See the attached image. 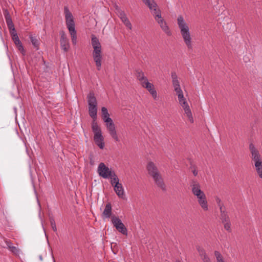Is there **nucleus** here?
<instances>
[{
  "instance_id": "obj_32",
  "label": "nucleus",
  "mask_w": 262,
  "mask_h": 262,
  "mask_svg": "<svg viewBox=\"0 0 262 262\" xmlns=\"http://www.w3.org/2000/svg\"><path fill=\"white\" fill-rule=\"evenodd\" d=\"M174 91L176 92L177 96H178V99H180V98H183L184 97V95H183V91L180 88H179L177 89H175L174 90Z\"/></svg>"
},
{
  "instance_id": "obj_41",
  "label": "nucleus",
  "mask_w": 262,
  "mask_h": 262,
  "mask_svg": "<svg viewBox=\"0 0 262 262\" xmlns=\"http://www.w3.org/2000/svg\"><path fill=\"white\" fill-rule=\"evenodd\" d=\"M17 47H18V50L19 51H20L23 54H24V52L25 51H24V49L23 46H22V44L19 45L18 46H17Z\"/></svg>"
},
{
  "instance_id": "obj_36",
  "label": "nucleus",
  "mask_w": 262,
  "mask_h": 262,
  "mask_svg": "<svg viewBox=\"0 0 262 262\" xmlns=\"http://www.w3.org/2000/svg\"><path fill=\"white\" fill-rule=\"evenodd\" d=\"M223 223L224 224V228L228 231L230 232L231 231V228H230L231 224H230V221H229L228 222H223Z\"/></svg>"
},
{
  "instance_id": "obj_4",
  "label": "nucleus",
  "mask_w": 262,
  "mask_h": 262,
  "mask_svg": "<svg viewBox=\"0 0 262 262\" xmlns=\"http://www.w3.org/2000/svg\"><path fill=\"white\" fill-rule=\"evenodd\" d=\"M64 13L66 25L71 36L72 42L74 45H76L77 43V35L75 24L73 16L67 6L64 7Z\"/></svg>"
},
{
  "instance_id": "obj_20",
  "label": "nucleus",
  "mask_w": 262,
  "mask_h": 262,
  "mask_svg": "<svg viewBox=\"0 0 262 262\" xmlns=\"http://www.w3.org/2000/svg\"><path fill=\"white\" fill-rule=\"evenodd\" d=\"M171 78L174 90L180 88V82L178 80L177 75L175 72H172L171 73Z\"/></svg>"
},
{
  "instance_id": "obj_24",
  "label": "nucleus",
  "mask_w": 262,
  "mask_h": 262,
  "mask_svg": "<svg viewBox=\"0 0 262 262\" xmlns=\"http://www.w3.org/2000/svg\"><path fill=\"white\" fill-rule=\"evenodd\" d=\"M115 10L116 13L121 20L127 17L125 12L122 10L118 6H115Z\"/></svg>"
},
{
  "instance_id": "obj_5",
  "label": "nucleus",
  "mask_w": 262,
  "mask_h": 262,
  "mask_svg": "<svg viewBox=\"0 0 262 262\" xmlns=\"http://www.w3.org/2000/svg\"><path fill=\"white\" fill-rule=\"evenodd\" d=\"M147 169L149 176L152 177L156 184L162 190L166 189L163 178L158 167L152 162H149L147 165Z\"/></svg>"
},
{
  "instance_id": "obj_44",
  "label": "nucleus",
  "mask_w": 262,
  "mask_h": 262,
  "mask_svg": "<svg viewBox=\"0 0 262 262\" xmlns=\"http://www.w3.org/2000/svg\"><path fill=\"white\" fill-rule=\"evenodd\" d=\"M39 258H40V260H42V256H39Z\"/></svg>"
},
{
  "instance_id": "obj_40",
  "label": "nucleus",
  "mask_w": 262,
  "mask_h": 262,
  "mask_svg": "<svg viewBox=\"0 0 262 262\" xmlns=\"http://www.w3.org/2000/svg\"><path fill=\"white\" fill-rule=\"evenodd\" d=\"M195 196L198 199V202L200 200H203V199L206 197L204 193L200 195H197Z\"/></svg>"
},
{
  "instance_id": "obj_16",
  "label": "nucleus",
  "mask_w": 262,
  "mask_h": 262,
  "mask_svg": "<svg viewBox=\"0 0 262 262\" xmlns=\"http://www.w3.org/2000/svg\"><path fill=\"white\" fill-rule=\"evenodd\" d=\"M196 249L204 262H211L210 258L206 254L205 251L203 248L198 246Z\"/></svg>"
},
{
  "instance_id": "obj_9",
  "label": "nucleus",
  "mask_w": 262,
  "mask_h": 262,
  "mask_svg": "<svg viewBox=\"0 0 262 262\" xmlns=\"http://www.w3.org/2000/svg\"><path fill=\"white\" fill-rule=\"evenodd\" d=\"M111 221L114 226L119 232L124 235L127 234V229L118 217L115 215L112 216Z\"/></svg>"
},
{
  "instance_id": "obj_12",
  "label": "nucleus",
  "mask_w": 262,
  "mask_h": 262,
  "mask_svg": "<svg viewBox=\"0 0 262 262\" xmlns=\"http://www.w3.org/2000/svg\"><path fill=\"white\" fill-rule=\"evenodd\" d=\"M114 190L117 196L123 200L126 199L124 189L121 183H117L114 186Z\"/></svg>"
},
{
  "instance_id": "obj_27",
  "label": "nucleus",
  "mask_w": 262,
  "mask_h": 262,
  "mask_svg": "<svg viewBox=\"0 0 262 262\" xmlns=\"http://www.w3.org/2000/svg\"><path fill=\"white\" fill-rule=\"evenodd\" d=\"M221 212V219L223 222H228L229 220V216L227 212L225 210L220 211Z\"/></svg>"
},
{
  "instance_id": "obj_11",
  "label": "nucleus",
  "mask_w": 262,
  "mask_h": 262,
  "mask_svg": "<svg viewBox=\"0 0 262 262\" xmlns=\"http://www.w3.org/2000/svg\"><path fill=\"white\" fill-rule=\"evenodd\" d=\"M142 86L145 89H146L150 95L152 96V98L155 100H157L158 98V94L156 90L154 88V85L148 81V80L141 84Z\"/></svg>"
},
{
  "instance_id": "obj_1",
  "label": "nucleus",
  "mask_w": 262,
  "mask_h": 262,
  "mask_svg": "<svg viewBox=\"0 0 262 262\" xmlns=\"http://www.w3.org/2000/svg\"><path fill=\"white\" fill-rule=\"evenodd\" d=\"M177 24L185 44L188 49H192L193 42L189 27L183 16L179 15L178 16Z\"/></svg>"
},
{
  "instance_id": "obj_25",
  "label": "nucleus",
  "mask_w": 262,
  "mask_h": 262,
  "mask_svg": "<svg viewBox=\"0 0 262 262\" xmlns=\"http://www.w3.org/2000/svg\"><path fill=\"white\" fill-rule=\"evenodd\" d=\"M115 10L116 13L121 20L127 17L125 12L122 10L118 6H115Z\"/></svg>"
},
{
  "instance_id": "obj_13",
  "label": "nucleus",
  "mask_w": 262,
  "mask_h": 262,
  "mask_svg": "<svg viewBox=\"0 0 262 262\" xmlns=\"http://www.w3.org/2000/svg\"><path fill=\"white\" fill-rule=\"evenodd\" d=\"M190 187L191 188V191L193 194L195 196L200 195L204 192L201 189L200 184L196 181H192L190 184Z\"/></svg>"
},
{
  "instance_id": "obj_19",
  "label": "nucleus",
  "mask_w": 262,
  "mask_h": 262,
  "mask_svg": "<svg viewBox=\"0 0 262 262\" xmlns=\"http://www.w3.org/2000/svg\"><path fill=\"white\" fill-rule=\"evenodd\" d=\"M157 5L156 3V5L154 7H152L151 9H149L152 15L155 16L156 20L162 18L161 11L160 10L157 9Z\"/></svg>"
},
{
  "instance_id": "obj_15",
  "label": "nucleus",
  "mask_w": 262,
  "mask_h": 262,
  "mask_svg": "<svg viewBox=\"0 0 262 262\" xmlns=\"http://www.w3.org/2000/svg\"><path fill=\"white\" fill-rule=\"evenodd\" d=\"M60 46L64 52H67L70 48L69 40L63 32L61 34Z\"/></svg>"
},
{
  "instance_id": "obj_33",
  "label": "nucleus",
  "mask_w": 262,
  "mask_h": 262,
  "mask_svg": "<svg viewBox=\"0 0 262 262\" xmlns=\"http://www.w3.org/2000/svg\"><path fill=\"white\" fill-rule=\"evenodd\" d=\"M9 250L16 255H19L20 252V250L17 247L13 246L10 247Z\"/></svg>"
},
{
  "instance_id": "obj_7",
  "label": "nucleus",
  "mask_w": 262,
  "mask_h": 262,
  "mask_svg": "<svg viewBox=\"0 0 262 262\" xmlns=\"http://www.w3.org/2000/svg\"><path fill=\"white\" fill-rule=\"evenodd\" d=\"M88 102L89 105V113L90 117L93 119L92 123L96 122L97 102L93 93H90L88 95Z\"/></svg>"
},
{
  "instance_id": "obj_37",
  "label": "nucleus",
  "mask_w": 262,
  "mask_h": 262,
  "mask_svg": "<svg viewBox=\"0 0 262 262\" xmlns=\"http://www.w3.org/2000/svg\"><path fill=\"white\" fill-rule=\"evenodd\" d=\"M179 104L181 106L183 105H186V104H188L186 98L184 97L183 98H180V99H178Z\"/></svg>"
},
{
  "instance_id": "obj_31",
  "label": "nucleus",
  "mask_w": 262,
  "mask_h": 262,
  "mask_svg": "<svg viewBox=\"0 0 262 262\" xmlns=\"http://www.w3.org/2000/svg\"><path fill=\"white\" fill-rule=\"evenodd\" d=\"M215 201H216V202L218 206L220 208V211L225 210L224 205L223 203H222L221 200L219 198L216 197L215 199Z\"/></svg>"
},
{
  "instance_id": "obj_23",
  "label": "nucleus",
  "mask_w": 262,
  "mask_h": 262,
  "mask_svg": "<svg viewBox=\"0 0 262 262\" xmlns=\"http://www.w3.org/2000/svg\"><path fill=\"white\" fill-rule=\"evenodd\" d=\"M198 202L204 211H206L208 210V205L206 197L203 199V200H200Z\"/></svg>"
},
{
  "instance_id": "obj_22",
  "label": "nucleus",
  "mask_w": 262,
  "mask_h": 262,
  "mask_svg": "<svg viewBox=\"0 0 262 262\" xmlns=\"http://www.w3.org/2000/svg\"><path fill=\"white\" fill-rule=\"evenodd\" d=\"M5 17L6 19V21L7 23V25L8 26V27L9 29L13 28L14 25L13 24L12 19L9 14V12L7 11H6L4 13Z\"/></svg>"
},
{
  "instance_id": "obj_30",
  "label": "nucleus",
  "mask_w": 262,
  "mask_h": 262,
  "mask_svg": "<svg viewBox=\"0 0 262 262\" xmlns=\"http://www.w3.org/2000/svg\"><path fill=\"white\" fill-rule=\"evenodd\" d=\"M214 255L216 257L217 262H225L221 254L217 251L214 252Z\"/></svg>"
},
{
  "instance_id": "obj_10",
  "label": "nucleus",
  "mask_w": 262,
  "mask_h": 262,
  "mask_svg": "<svg viewBox=\"0 0 262 262\" xmlns=\"http://www.w3.org/2000/svg\"><path fill=\"white\" fill-rule=\"evenodd\" d=\"M97 172L102 178L109 179L114 171L111 170L104 163H100L98 165Z\"/></svg>"
},
{
  "instance_id": "obj_14",
  "label": "nucleus",
  "mask_w": 262,
  "mask_h": 262,
  "mask_svg": "<svg viewBox=\"0 0 262 262\" xmlns=\"http://www.w3.org/2000/svg\"><path fill=\"white\" fill-rule=\"evenodd\" d=\"M156 21L159 24L163 31L164 32L166 35L168 36H171L172 35V33L170 30L169 27L167 25V23L162 18H161Z\"/></svg>"
},
{
  "instance_id": "obj_28",
  "label": "nucleus",
  "mask_w": 262,
  "mask_h": 262,
  "mask_svg": "<svg viewBox=\"0 0 262 262\" xmlns=\"http://www.w3.org/2000/svg\"><path fill=\"white\" fill-rule=\"evenodd\" d=\"M143 2L148 6L149 9H151L156 5V2L154 0H142Z\"/></svg>"
},
{
  "instance_id": "obj_6",
  "label": "nucleus",
  "mask_w": 262,
  "mask_h": 262,
  "mask_svg": "<svg viewBox=\"0 0 262 262\" xmlns=\"http://www.w3.org/2000/svg\"><path fill=\"white\" fill-rule=\"evenodd\" d=\"M251 158L253 162L257 174L262 179V158L258 150L252 143L249 145Z\"/></svg>"
},
{
  "instance_id": "obj_34",
  "label": "nucleus",
  "mask_w": 262,
  "mask_h": 262,
  "mask_svg": "<svg viewBox=\"0 0 262 262\" xmlns=\"http://www.w3.org/2000/svg\"><path fill=\"white\" fill-rule=\"evenodd\" d=\"M50 222L51 226V227H52L53 230L54 232H56L57 231V228H56L55 222L54 219L53 217H50Z\"/></svg>"
},
{
  "instance_id": "obj_18",
  "label": "nucleus",
  "mask_w": 262,
  "mask_h": 262,
  "mask_svg": "<svg viewBox=\"0 0 262 262\" xmlns=\"http://www.w3.org/2000/svg\"><path fill=\"white\" fill-rule=\"evenodd\" d=\"M136 76L137 79L140 81L141 85L148 80L144 73L140 70H138L136 71Z\"/></svg>"
},
{
  "instance_id": "obj_39",
  "label": "nucleus",
  "mask_w": 262,
  "mask_h": 262,
  "mask_svg": "<svg viewBox=\"0 0 262 262\" xmlns=\"http://www.w3.org/2000/svg\"><path fill=\"white\" fill-rule=\"evenodd\" d=\"M12 39L16 46L21 44L18 36H15V38H12Z\"/></svg>"
},
{
  "instance_id": "obj_46",
  "label": "nucleus",
  "mask_w": 262,
  "mask_h": 262,
  "mask_svg": "<svg viewBox=\"0 0 262 262\" xmlns=\"http://www.w3.org/2000/svg\"><path fill=\"white\" fill-rule=\"evenodd\" d=\"M176 262H180V261H177Z\"/></svg>"
},
{
  "instance_id": "obj_43",
  "label": "nucleus",
  "mask_w": 262,
  "mask_h": 262,
  "mask_svg": "<svg viewBox=\"0 0 262 262\" xmlns=\"http://www.w3.org/2000/svg\"><path fill=\"white\" fill-rule=\"evenodd\" d=\"M192 173L194 176H196L198 175V171L195 168L192 170Z\"/></svg>"
},
{
  "instance_id": "obj_17",
  "label": "nucleus",
  "mask_w": 262,
  "mask_h": 262,
  "mask_svg": "<svg viewBox=\"0 0 262 262\" xmlns=\"http://www.w3.org/2000/svg\"><path fill=\"white\" fill-rule=\"evenodd\" d=\"M183 110L184 111L185 114L188 117V119L190 123L193 122V118L192 117V115L191 113V111L190 110L189 104H186V105H183L182 106Z\"/></svg>"
},
{
  "instance_id": "obj_29",
  "label": "nucleus",
  "mask_w": 262,
  "mask_h": 262,
  "mask_svg": "<svg viewBox=\"0 0 262 262\" xmlns=\"http://www.w3.org/2000/svg\"><path fill=\"white\" fill-rule=\"evenodd\" d=\"M121 21L124 24V25L129 29L131 30L132 29V24L127 17L123 19H122Z\"/></svg>"
},
{
  "instance_id": "obj_42",
  "label": "nucleus",
  "mask_w": 262,
  "mask_h": 262,
  "mask_svg": "<svg viewBox=\"0 0 262 262\" xmlns=\"http://www.w3.org/2000/svg\"><path fill=\"white\" fill-rule=\"evenodd\" d=\"M5 242H6V245L7 246V248L9 249H10V247H11L12 246L11 242L10 241H6Z\"/></svg>"
},
{
  "instance_id": "obj_21",
  "label": "nucleus",
  "mask_w": 262,
  "mask_h": 262,
  "mask_svg": "<svg viewBox=\"0 0 262 262\" xmlns=\"http://www.w3.org/2000/svg\"><path fill=\"white\" fill-rule=\"evenodd\" d=\"M112 214V206L110 203L106 204L104 211L103 212V215L106 218H109L111 217Z\"/></svg>"
},
{
  "instance_id": "obj_45",
  "label": "nucleus",
  "mask_w": 262,
  "mask_h": 262,
  "mask_svg": "<svg viewBox=\"0 0 262 262\" xmlns=\"http://www.w3.org/2000/svg\"><path fill=\"white\" fill-rule=\"evenodd\" d=\"M52 257H53V262H55V259H54V258L53 256H52Z\"/></svg>"
},
{
  "instance_id": "obj_2",
  "label": "nucleus",
  "mask_w": 262,
  "mask_h": 262,
  "mask_svg": "<svg viewBox=\"0 0 262 262\" xmlns=\"http://www.w3.org/2000/svg\"><path fill=\"white\" fill-rule=\"evenodd\" d=\"M91 45L93 48L92 56L97 69L100 70L101 67L102 59V47L98 37L94 34L91 35Z\"/></svg>"
},
{
  "instance_id": "obj_38",
  "label": "nucleus",
  "mask_w": 262,
  "mask_h": 262,
  "mask_svg": "<svg viewBox=\"0 0 262 262\" xmlns=\"http://www.w3.org/2000/svg\"><path fill=\"white\" fill-rule=\"evenodd\" d=\"M9 30L12 38H15V36H18L14 27L13 28L9 29Z\"/></svg>"
},
{
  "instance_id": "obj_3",
  "label": "nucleus",
  "mask_w": 262,
  "mask_h": 262,
  "mask_svg": "<svg viewBox=\"0 0 262 262\" xmlns=\"http://www.w3.org/2000/svg\"><path fill=\"white\" fill-rule=\"evenodd\" d=\"M101 116L103 121L105 123L107 129L112 138L116 142H119L120 139L117 135L115 124L113 120L110 117V114L107 109L105 107H102L101 108Z\"/></svg>"
},
{
  "instance_id": "obj_35",
  "label": "nucleus",
  "mask_w": 262,
  "mask_h": 262,
  "mask_svg": "<svg viewBox=\"0 0 262 262\" xmlns=\"http://www.w3.org/2000/svg\"><path fill=\"white\" fill-rule=\"evenodd\" d=\"M31 41L33 45L35 47L37 48L39 45V41L37 39H36L35 37H31Z\"/></svg>"
},
{
  "instance_id": "obj_8",
  "label": "nucleus",
  "mask_w": 262,
  "mask_h": 262,
  "mask_svg": "<svg viewBox=\"0 0 262 262\" xmlns=\"http://www.w3.org/2000/svg\"><path fill=\"white\" fill-rule=\"evenodd\" d=\"M92 129L94 133V140L95 144L100 148L103 149L104 147V138L102 134L100 127L97 123L94 122L92 123Z\"/></svg>"
},
{
  "instance_id": "obj_26",
  "label": "nucleus",
  "mask_w": 262,
  "mask_h": 262,
  "mask_svg": "<svg viewBox=\"0 0 262 262\" xmlns=\"http://www.w3.org/2000/svg\"><path fill=\"white\" fill-rule=\"evenodd\" d=\"M109 179H111V184L113 187L115 184H117V183H120L119 179L115 172L112 173Z\"/></svg>"
}]
</instances>
